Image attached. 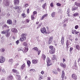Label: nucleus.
I'll return each instance as SVG.
<instances>
[{
	"label": "nucleus",
	"instance_id": "obj_1",
	"mask_svg": "<svg viewBox=\"0 0 80 80\" xmlns=\"http://www.w3.org/2000/svg\"><path fill=\"white\" fill-rule=\"evenodd\" d=\"M26 35L24 33L22 34L21 35V38L20 39V40L21 42H23L26 40Z\"/></svg>",
	"mask_w": 80,
	"mask_h": 80
},
{
	"label": "nucleus",
	"instance_id": "obj_2",
	"mask_svg": "<svg viewBox=\"0 0 80 80\" xmlns=\"http://www.w3.org/2000/svg\"><path fill=\"white\" fill-rule=\"evenodd\" d=\"M46 59L47 66L48 67V66H50L51 65H52V63L51 62V60H50V58L49 57H47Z\"/></svg>",
	"mask_w": 80,
	"mask_h": 80
},
{
	"label": "nucleus",
	"instance_id": "obj_3",
	"mask_svg": "<svg viewBox=\"0 0 80 80\" xmlns=\"http://www.w3.org/2000/svg\"><path fill=\"white\" fill-rule=\"evenodd\" d=\"M5 61V58L2 56L0 57V63H4Z\"/></svg>",
	"mask_w": 80,
	"mask_h": 80
},
{
	"label": "nucleus",
	"instance_id": "obj_4",
	"mask_svg": "<svg viewBox=\"0 0 80 80\" xmlns=\"http://www.w3.org/2000/svg\"><path fill=\"white\" fill-rule=\"evenodd\" d=\"M46 31V28L44 27L42 28L41 29V32L42 33H45Z\"/></svg>",
	"mask_w": 80,
	"mask_h": 80
},
{
	"label": "nucleus",
	"instance_id": "obj_5",
	"mask_svg": "<svg viewBox=\"0 0 80 80\" xmlns=\"http://www.w3.org/2000/svg\"><path fill=\"white\" fill-rule=\"evenodd\" d=\"M7 79L9 80H12L13 79V77L12 75H9L8 76Z\"/></svg>",
	"mask_w": 80,
	"mask_h": 80
},
{
	"label": "nucleus",
	"instance_id": "obj_6",
	"mask_svg": "<svg viewBox=\"0 0 80 80\" xmlns=\"http://www.w3.org/2000/svg\"><path fill=\"white\" fill-rule=\"evenodd\" d=\"M72 78L74 79V80H77V75L75 74H73L72 75Z\"/></svg>",
	"mask_w": 80,
	"mask_h": 80
},
{
	"label": "nucleus",
	"instance_id": "obj_7",
	"mask_svg": "<svg viewBox=\"0 0 80 80\" xmlns=\"http://www.w3.org/2000/svg\"><path fill=\"white\" fill-rule=\"evenodd\" d=\"M79 33V32H78L75 30H72V34H77Z\"/></svg>",
	"mask_w": 80,
	"mask_h": 80
},
{
	"label": "nucleus",
	"instance_id": "obj_8",
	"mask_svg": "<svg viewBox=\"0 0 80 80\" xmlns=\"http://www.w3.org/2000/svg\"><path fill=\"white\" fill-rule=\"evenodd\" d=\"M14 2L15 5H18L19 4V0H14Z\"/></svg>",
	"mask_w": 80,
	"mask_h": 80
},
{
	"label": "nucleus",
	"instance_id": "obj_9",
	"mask_svg": "<svg viewBox=\"0 0 80 80\" xmlns=\"http://www.w3.org/2000/svg\"><path fill=\"white\" fill-rule=\"evenodd\" d=\"M11 31L12 32H13V33H18V31L17 30V29H16V28H12L11 29Z\"/></svg>",
	"mask_w": 80,
	"mask_h": 80
},
{
	"label": "nucleus",
	"instance_id": "obj_10",
	"mask_svg": "<svg viewBox=\"0 0 80 80\" xmlns=\"http://www.w3.org/2000/svg\"><path fill=\"white\" fill-rule=\"evenodd\" d=\"M47 16H48V14H46L44 15H43V16H42V17L41 18V20H43V18H45V17H47Z\"/></svg>",
	"mask_w": 80,
	"mask_h": 80
},
{
	"label": "nucleus",
	"instance_id": "obj_11",
	"mask_svg": "<svg viewBox=\"0 0 80 80\" xmlns=\"http://www.w3.org/2000/svg\"><path fill=\"white\" fill-rule=\"evenodd\" d=\"M7 23L9 24V25H12V21L11 20L8 19L7 21Z\"/></svg>",
	"mask_w": 80,
	"mask_h": 80
},
{
	"label": "nucleus",
	"instance_id": "obj_12",
	"mask_svg": "<svg viewBox=\"0 0 80 80\" xmlns=\"http://www.w3.org/2000/svg\"><path fill=\"white\" fill-rule=\"evenodd\" d=\"M10 35V32H6L5 34V36L7 38H8Z\"/></svg>",
	"mask_w": 80,
	"mask_h": 80
},
{
	"label": "nucleus",
	"instance_id": "obj_13",
	"mask_svg": "<svg viewBox=\"0 0 80 80\" xmlns=\"http://www.w3.org/2000/svg\"><path fill=\"white\" fill-rule=\"evenodd\" d=\"M32 63L34 64H36L38 63V60L37 59H34L32 60Z\"/></svg>",
	"mask_w": 80,
	"mask_h": 80
},
{
	"label": "nucleus",
	"instance_id": "obj_14",
	"mask_svg": "<svg viewBox=\"0 0 80 80\" xmlns=\"http://www.w3.org/2000/svg\"><path fill=\"white\" fill-rule=\"evenodd\" d=\"M61 43L62 45L64 44V37L63 36L62 37Z\"/></svg>",
	"mask_w": 80,
	"mask_h": 80
},
{
	"label": "nucleus",
	"instance_id": "obj_15",
	"mask_svg": "<svg viewBox=\"0 0 80 80\" xmlns=\"http://www.w3.org/2000/svg\"><path fill=\"white\" fill-rule=\"evenodd\" d=\"M65 71H64L63 70L62 72V76L61 78H63L65 77Z\"/></svg>",
	"mask_w": 80,
	"mask_h": 80
},
{
	"label": "nucleus",
	"instance_id": "obj_16",
	"mask_svg": "<svg viewBox=\"0 0 80 80\" xmlns=\"http://www.w3.org/2000/svg\"><path fill=\"white\" fill-rule=\"evenodd\" d=\"M14 10H17V12H19L20 11V9H19V7L18 6H16L13 8Z\"/></svg>",
	"mask_w": 80,
	"mask_h": 80
},
{
	"label": "nucleus",
	"instance_id": "obj_17",
	"mask_svg": "<svg viewBox=\"0 0 80 80\" xmlns=\"http://www.w3.org/2000/svg\"><path fill=\"white\" fill-rule=\"evenodd\" d=\"M8 62L10 64L12 65L13 63V60L12 59H10L8 61Z\"/></svg>",
	"mask_w": 80,
	"mask_h": 80
},
{
	"label": "nucleus",
	"instance_id": "obj_18",
	"mask_svg": "<svg viewBox=\"0 0 80 80\" xmlns=\"http://www.w3.org/2000/svg\"><path fill=\"white\" fill-rule=\"evenodd\" d=\"M60 65L61 67H63V68H65L66 67V64L65 63L63 64V63H60Z\"/></svg>",
	"mask_w": 80,
	"mask_h": 80
},
{
	"label": "nucleus",
	"instance_id": "obj_19",
	"mask_svg": "<svg viewBox=\"0 0 80 80\" xmlns=\"http://www.w3.org/2000/svg\"><path fill=\"white\" fill-rule=\"evenodd\" d=\"M49 53L51 54H53L55 53V49L50 50Z\"/></svg>",
	"mask_w": 80,
	"mask_h": 80
},
{
	"label": "nucleus",
	"instance_id": "obj_20",
	"mask_svg": "<svg viewBox=\"0 0 80 80\" xmlns=\"http://www.w3.org/2000/svg\"><path fill=\"white\" fill-rule=\"evenodd\" d=\"M12 72H13V73H16V74L18 73V71L15 69H13L12 70Z\"/></svg>",
	"mask_w": 80,
	"mask_h": 80
},
{
	"label": "nucleus",
	"instance_id": "obj_21",
	"mask_svg": "<svg viewBox=\"0 0 80 80\" xmlns=\"http://www.w3.org/2000/svg\"><path fill=\"white\" fill-rule=\"evenodd\" d=\"M68 19H69V18H65L64 20V22L66 23H68L67 22H68Z\"/></svg>",
	"mask_w": 80,
	"mask_h": 80
},
{
	"label": "nucleus",
	"instance_id": "obj_22",
	"mask_svg": "<svg viewBox=\"0 0 80 80\" xmlns=\"http://www.w3.org/2000/svg\"><path fill=\"white\" fill-rule=\"evenodd\" d=\"M69 42H68V40H67V42H66V46H67V47H66V48L67 49H68V45H69Z\"/></svg>",
	"mask_w": 80,
	"mask_h": 80
},
{
	"label": "nucleus",
	"instance_id": "obj_23",
	"mask_svg": "<svg viewBox=\"0 0 80 80\" xmlns=\"http://www.w3.org/2000/svg\"><path fill=\"white\" fill-rule=\"evenodd\" d=\"M27 63L28 67H29L30 66V64H31V62H30V61L29 60H28L27 61Z\"/></svg>",
	"mask_w": 80,
	"mask_h": 80
},
{
	"label": "nucleus",
	"instance_id": "obj_24",
	"mask_svg": "<svg viewBox=\"0 0 80 80\" xmlns=\"http://www.w3.org/2000/svg\"><path fill=\"white\" fill-rule=\"evenodd\" d=\"M28 48H25L24 50H23V53H25V52H28Z\"/></svg>",
	"mask_w": 80,
	"mask_h": 80
},
{
	"label": "nucleus",
	"instance_id": "obj_25",
	"mask_svg": "<svg viewBox=\"0 0 80 80\" xmlns=\"http://www.w3.org/2000/svg\"><path fill=\"white\" fill-rule=\"evenodd\" d=\"M42 58L43 60H45L46 59V56L44 54H42Z\"/></svg>",
	"mask_w": 80,
	"mask_h": 80
},
{
	"label": "nucleus",
	"instance_id": "obj_26",
	"mask_svg": "<svg viewBox=\"0 0 80 80\" xmlns=\"http://www.w3.org/2000/svg\"><path fill=\"white\" fill-rule=\"evenodd\" d=\"M17 76V79L18 80H21V76H19V75H16Z\"/></svg>",
	"mask_w": 80,
	"mask_h": 80
},
{
	"label": "nucleus",
	"instance_id": "obj_27",
	"mask_svg": "<svg viewBox=\"0 0 80 80\" xmlns=\"http://www.w3.org/2000/svg\"><path fill=\"white\" fill-rule=\"evenodd\" d=\"M25 64L24 63L23 65L21 66V69H22V70H23V69L25 68Z\"/></svg>",
	"mask_w": 80,
	"mask_h": 80
},
{
	"label": "nucleus",
	"instance_id": "obj_28",
	"mask_svg": "<svg viewBox=\"0 0 80 80\" xmlns=\"http://www.w3.org/2000/svg\"><path fill=\"white\" fill-rule=\"evenodd\" d=\"M75 5L77 6L80 7V3H77V2H75Z\"/></svg>",
	"mask_w": 80,
	"mask_h": 80
},
{
	"label": "nucleus",
	"instance_id": "obj_29",
	"mask_svg": "<svg viewBox=\"0 0 80 80\" xmlns=\"http://www.w3.org/2000/svg\"><path fill=\"white\" fill-rule=\"evenodd\" d=\"M55 12H53L51 13V16L52 17H55Z\"/></svg>",
	"mask_w": 80,
	"mask_h": 80
},
{
	"label": "nucleus",
	"instance_id": "obj_30",
	"mask_svg": "<svg viewBox=\"0 0 80 80\" xmlns=\"http://www.w3.org/2000/svg\"><path fill=\"white\" fill-rule=\"evenodd\" d=\"M33 50H35L36 52H37V51H38V48L37 47H35V48H33Z\"/></svg>",
	"mask_w": 80,
	"mask_h": 80
},
{
	"label": "nucleus",
	"instance_id": "obj_31",
	"mask_svg": "<svg viewBox=\"0 0 80 80\" xmlns=\"http://www.w3.org/2000/svg\"><path fill=\"white\" fill-rule=\"evenodd\" d=\"M5 5L6 6H7V7L8 6H9V2H8V1H7L5 3Z\"/></svg>",
	"mask_w": 80,
	"mask_h": 80
},
{
	"label": "nucleus",
	"instance_id": "obj_32",
	"mask_svg": "<svg viewBox=\"0 0 80 80\" xmlns=\"http://www.w3.org/2000/svg\"><path fill=\"white\" fill-rule=\"evenodd\" d=\"M0 51L1 52H5V48H2L0 49Z\"/></svg>",
	"mask_w": 80,
	"mask_h": 80
},
{
	"label": "nucleus",
	"instance_id": "obj_33",
	"mask_svg": "<svg viewBox=\"0 0 80 80\" xmlns=\"http://www.w3.org/2000/svg\"><path fill=\"white\" fill-rule=\"evenodd\" d=\"M2 74H6V71L4 69L2 70Z\"/></svg>",
	"mask_w": 80,
	"mask_h": 80
},
{
	"label": "nucleus",
	"instance_id": "obj_34",
	"mask_svg": "<svg viewBox=\"0 0 80 80\" xmlns=\"http://www.w3.org/2000/svg\"><path fill=\"white\" fill-rule=\"evenodd\" d=\"M49 49H50V50H55V48H54L52 46H49Z\"/></svg>",
	"mask_w": 80,
	"mask_h": 80
},
{
	"label": "nucleus",
	"instance_id": "obj_35",
	"mask_svg": "<svg viewBox=\"0 0 80 80\" xmlns=\"http://www.w3.org/2000/svg\"><path fill=\"white\" fill-rule=\"evenodd\" d=\"M76 49H77L78 50H80V47L78 45H76Z\"/></svg>",
	"mask_w": 80,
	"mask_h": 80
},
{
	"label": "nucleus",
	"instance_id": "obj_36",
	"mask_svg": "<svg viewBox=\"0 0 80 80\" xmlns=\"http://www.w3.org/2000/svg\"><path fill=\"white\" fill-rule=\"evenodd\" d=\"M79 14H78V12H76L75 13H74L73 14V15L74 17H76L77 16H78V15Z\"/></svg>",
	"mask_w": 80,
	"mask_h": 80
},
{
	"label": "nucleus",
	"instance_id": "obj_37",
	"mask_svg": "<svg viewBox=\"0 0 80 80\" xmlns=\"http://www.w3.org/2000/svg\"><path fill=\"white\" fill-rule=\"evenodd\" d=\"M23 49L22 48H20L18 49V51H22L23 52Z\"/></svg>",
	"mask_w": 80,
	"mask_h": 80
},
{
	"label": "nucleus",
	"instance_id": "obj_38",
	"mask_svg": "<svg viewBox=\"0 0 80 80\" xmlns=\"http://www.w3.org/2000/svg\"><path fill=\"white\" fill-rule=\"evenodd\" d=\"M46 6H47V3H45L44 4L42 5V8H43L44 9V8H45V7H46Z\"/></svg>",
	"mask_w": 80,
	"mask_h": 80
},
{
	"label": "nucleus",
	"instance_id": "obj_39",
	"mask_svg": "<svg viewBox=\"0 0 80 80\" xmlns=\"http://www.w3.org/2000/svg\"><path fill=\"white\" fill-rule=\"evenodd\" d=\"M53 73L54 74H57L58 73V72H57V70H54L53 72Z\"/></svg>",
	"mask_w": 80,
	"mask_h": 80
},
{
	"label": "nucleus",
	"instance_id": "obj_40",
	"mask_svg": "<svg viewBox=\"0 0 80 80\" xmlns=\"http://www.w3.org/2000/svg\"><path fill=\"white\" fill-rule=\"evenodd\" d=\"M50 33V32L49 31L48 29L47 30V31H46L45 33H46V34H49Z\"/></svg>",
	"mask_w": 80,
	"mask_h": 80
},
{
	"label": "nucleus",
	"instance_id": "obj_41",
	"mask_svg": "<svg viewBox=\"0 0 80 80\" xmlns=\"http://www.w3.org/2000/svg\"><path fill=\"white\" fill-rule=\"evenodd\" d=\"M42 78V76L40 75L39 76V80H41Z\"/></svg>",
	"mask_w": 80,
	"mask_h": 80
},
{
	"label": "nucleus",
	"instance_id": "obj_42",
	"mask_svg": "<svg viewBox=\"0 0 80 80\" xmlns=\"http://www.w3.org/2000/svg\"><path fill=\"white\" fill-rule=\"evenodd\" d=\"M30 71L31 72H35V70L34 69H31L30 70Z\"/></svg>",
	"mask_w": 80,
	"mask_h": 80
},
{
	"label": "nucleus",
	"instance_id": "obj_43",
	"mask_svg": "<svg viewBox=\"0 0 80 80\" xmlns=\"http://www.w3.org/2000/svg\"><path fill=\"white\" fill-rule=\"evenodd\" d=\"M6 31L5 30H4L2 32H1V33L2 34H6Z\"/></svg>",
	"mask_w": 80,
	"mask_h": 80
},
{
	"label": "nucleus",
	"instance_id": "obj_44",
	"mask_svg": "<svg viewBox=\"0 0 80 80\" xmlns=\"http://www.w3.org/2000/svg\"><path fill=\"white\" fill-rule=\"evenodd\" d=\"M13 25H17V20H15L13 22Z\"/></svg>",
	"mask_w": 80,
	"mask_h": 80
},
{
	"label": "nucleus",
	"instance_id": "obj_45",
	"mask_svg": "<svg viewBox=\"0 0 80 80\" xmlns=\"http://www.w3.org/2000/svg\"><path fill=\"white\" fill-rule=\"evenodd\" d=\"M22 17H23L24 18H25V17H26V15H25V13L22 14Z\"/></svg>",
	"mask_w": 80,
	"mask_h": 80
},
{
	"label": "nucleus",
	"instance_id": "obj_46",
	"mask_svg": "<svg viewBox=\"0 0 80 80\" xmlns=\"http://www.w3.org/2000/svg\"><path fill=\"white\" fill-rule=\"evenodd\" d=\"M77 8H78V7H76V8H73L72 9V11H73L74 10H76L77 9Z\"/></svg>",
	"mask_w": 80,
	"mask_h": 80
},
{
	"label": "nucleus",
	"instance_id": "obj_47",
	"mask_svg": "<svg viewBox=\"0 0 80 80\" xmlns=\"http://www.w3.org/2000/svg\"><path fill=\"white\" fill-rule=\"evenodd\" d=\"M28 6V4H25L24 6V7H25V8H26V7H27Z\"/></svg>",
	"mask_w": 80,
	"mask_h": 80
},
{
	"label": "nucleus",
	"instance_id": "obj_48",
	"mask_svg": "<svg viewBox=\"0 0 80 80\" xmlns=\"http://www.w3.org/2000/svg\"><path fill=\"white\" fill-rule=\"evenodd\" d=\"M16 43L17 44V45H18L20 43V41L19 40H18L17 41H16Z\"/></svg>",
	"mask_w": 80,
	"mask_h": 80
},
{
	"label": "nucleus",
	"instance_id": "obj_49",
	"mask_svg": "<svg viewBox=\"0 0 80 80\" xmlns=\"http://www.w3.org/2000/svg\"><path fill=\"white\" fill-rule=\"evenodd\" d=\"M74 69H75V70H77V69H78V68L77 67V65H75L74 66Z\"/></svg>",
	"mask_w": 80,
	"mask_h": 80
},
{
	"label": "nucleus",
	"instance_id": "obj_50",
	"mask_svg": "<svg viewBox=\"0 0 80 80\" xmlns=\"http://www.w3.org/2000/svg\"><path fill=\"white\" fill-rule=\"evenodd\" d=\"M23 45H24L25 47H27L28 45L27 44V42H24V43Z\"/></svg>",
	"mask_w": 80,
	"mask_h": 80
},
{
	"label": "nucleus",
	"instance_id": "obj_51",
	"mask_svg": "<svg viewBox=\"0 0 80 80\" xmlns=\"http://www.w3.org/2000/svg\"><path fill=\"white\" fill-rule=\"evenodd\" d=\"M18 65H19L18 63L16 64V65H14V68H17V66H18Z\"/></svg>",
	"mask_w": 80,
	"mask_h": 80
},
{
	"label": "nucleus",
	"instance_id": "obj_52",
	"mask_svg": "<svg viewBox=\"0 0 80 80\" xmlns=\"http://www.w3.org/2000/svg\"><path fill=\"white\" fill-rule=\"evenodd\" d=\"M57 5V6H58V7H60V6H61V4L59 3H57L56 4Z\"/></svg>",
	"mask_w": 80,
	"mask_h": 80
},
{
	"label": "nucleus",
	"instance_id": "obj_53",
	"mask_svg": "<svg viewBox=\"0 0 80 80\" xmlns=\"http://www.w3.org/2000/svg\"><path fill=\"white\" fill-rule=\"evenodd\" d=\"M49 40L52 41H53V37H51L49 38Z\"/></svg>",
	"mask_w": 80,
	"mask_h": 80
},
{
	"label": "nucleus",
	"instance_id": "obj_54",
	"mask_svg": "<svg viewBox=\"0 0 80 80\" xmlns=\"http://www.w3.org/2000/svg\"><path fill=\"white\" fill-rule=\"evenodd\" d=\"M34 16H33V15H32L31 16V18L32 19V20H34V19L35 18H34Z\"/></svg>",
	"mask_w": 80,
	"mask_h": 80
},
{
	"label": "nucleus",
	"instance_id": "obj_55",
	"mask_svg": "<svg viewBox=\"0 0 80 80\" xmlns=\"http://www.w3.org/2000/svg\"><path fill=\"white\" fill-rule=\"evenodd\" d=\"M37 12L36 11H35L33 12V16L35 15L36 14H37Z\"/></svg>",
	"mask_w": 80,
	"mask_h": 80
},
{
	"label": "nucleus",
	"instance_id": "obj_56",
	"mask_svg": "<svg viewBox=\"0 0 80 80\" xmlns=\"http://www.w3.org/2000/svg\"><path fill=\"white\" fill-rule=\"evenodd\" d=\"M50 6L51 7H53V2L51 3Z\"/></svg>",
	"mask_w": 80,
	"mask_h": 80
},
{
	"label": "nucleus",
	"instance_id": "obj_57",
	"mask_svg": "<svg viewBox=\"0 0 80 80\" xmlns=\"http://www.w3.org/2000/svg\"><path fill=\"white\" fill-rule=\"evenodd\" d=\"M4 27H7V28H9V27H8V26H7V25L6 24L4 25Z\"/></svg>",
	"mask_w": 80,
	"mask_h": 80
},
{
	"label": "nucleus",
	"instance_id": "obj_58",
	"mask_svg": "<svg viewBox=\"0 0 80 80\" xmlns=\"http://www.w3.org/2000/svg\"><path fill=\"white\" fill-rule=\"evenodd\" d=\"M78 25H76L75 27V28L76 29H78Z\"/></svg>",
	"mask_w": 80,
	"mask_h": 80
},
{
	"label": "nucleus",
	"instance_id": "obj_59",
	"mask_svg": "<svg viewBox=\"0 0 80 80\" xmlns=\"http://www.w3.org/2000/svg\"><path fill=\"white\" fill-rule=\"evenodd\" d=\"M52 41H50V40H49V41L48 42V44H50L51 43H52Z\"/></svg>",
	"mask_w": 80,
	"mask_h": 80
},
{
	"label": "nucleus",
	"instance_id": "obj_60",
	"mask_svg": "<svg viewBox=\"0 0 80 80\" xmlns=\"http://www.w3.org/2000/svg\"><path fill=\"white\" fill-rule=\"evenodd\" d=\"M38 51V55H40V53L41 52L40 50Z\"/></svg>",
	"mask_w": 80,
	"mask_h": 80
},
{
	"label": "nucleus",
	"instance_id": "obj_61",
	"mask_svg": "<svg viewBox=\"0 0 80 80\" xmlns=\"http://www.w3.org/2000/svg\"><path fill=\"white\" fill-rule=\"evenodd\" d=\"M72 50H73V48H70V50H69L70 52H71V51Z\"/></svg>",
	"mask_w": 80,
	"mask_h": 80
},
{
	"label": "nucleus",
	"instance_id": "obj_62",
	"mask_svg": "<svg viewBox=\"0 0 80 80\" xmlns=\"http://www.w3.org/2000/svg\"><path fill=\"white\" fill-rule=\"evenodd\" d=\"M42 23H40V24H39L38 27L39 28H40V27H41V26H42Z\"/></svg>",
	"mask_w": 80,
	"mask_h": 80
},
{
	"label": "nucleus",
	"instance_id": "obj_63",
	"mask_svg": "<svg viewBox=\"0 0 80 80\" xmlns=\"http://www.w3.org/2000/svg\"><path fill=\"white\" fill-rule=\"evenodd\" d=\"M50 79H51L50 77H48L47 78V80H50Z\"/></svg>",
	"mask_w": 80,
	"mask_h": 80
},
{
	"label": "nucleus",
	"instance_id": "obj_64",
	"mask_svg": "<svg viewBox=\"0 0 80 80\" xmlns=\"http://www.w3.org/2000/svg\"><path fill=\"white\" fill-rule=\"evenodd\" d=\"M63 27H67V24H64L63 25Z\"/></svg>",
	"mask_w": 80,
	"mask_h": 80
}]
</instances>
